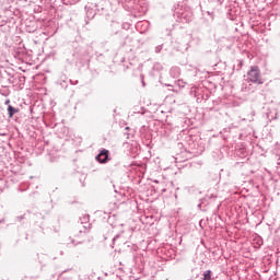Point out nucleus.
I'll list each match as a JSON object with an SVG mask.
<instances>
[{"label":"nucleus","instance_id":"423d86ee","mask_svg":"<svg viewBox=\"0 0 280 280\" xmlns=\"http://www.w3.org/2000/svg\"><path fill=\"white\" fill-rule=\"evenodd\" d=\"M212 275H213V272H212L211 270H206V271L203 272V278H202V280H213Z\"/></svg>","mask_w":280,"mask_h":280},{"label":"nucleus","instance_id":"9d476101","mask_svg":"<svg viewBox=\"0 0 280 280\" xmlns=\"http://www.w3.org/2000/svg\"><path fill=\"white\" fill-rule=\"evenodd\" d=\"M162 191H165V188H164V189H162Z\"/></svg>","mask_w":280,"mask_h":280},{"label":"nucleus","instance_id":"6e6552de","mask_svg":"<svg viewBox=\"0 0 280 280\" xmlns=\"http://www.w3.org/2000/svg\"><path fill=\"white\" fill-rule=\"evenodd\" d=\"M71 4L79 3L80 0H69Z\"/></svg>","mask_w":280,"mask_h":280},{"label":"nucleus","instance_id":"0eeeda50","mask_svg":"<svg viewBox=\"0 0 280 280\" xmlns=\"http://www.w3.org/2000/svg\"><path fill=\"white\" fill-rule=\"evenodd\" d=\"M119 237H121V235H120V234H117V235L113 238V242L115 243L116 241L119 240Z\"/></svg>","mask_w":280,"mask_h":280},{"label":"nucleus","instance_id":"39448f33","mask_svg":"<svg viewBox=\"0 0 280 280\" xmlns=\"http://www.w3.org/2000/svg\"><path fill=\"white\" fill-rule=\"evenodd\" d=\"M8 113H9V117H14V115H16V113H19V108L13 107L12 105L8 106Z\"/></svg>","mask_w":280,"mask_h":280},{"label":"nucleus","instance_id":"20e7f679","mask_svg":"<svg viewBox=\"0 0 280 280\" xmlns=\"http://www.w3.org/2000/svg\"><path fill=\"white\" fill-rule=\"evenodd\" d=\"M170 75L171 78H180V68L178 67L171 68Z\"/></svg>","mask_w":280,"mask_h":280},{"label":"nucleus","instance_id":"f257e3e1","mask_svg":"<svg viewBox=\"0 0 280 280\" xmlns=\"http://www.w3.org/2000/svg\"><path fill=\"white\" fill-rule=\"evenodd\" d=\"M91 231V223H83L77 225L72 231V236L70 237L72 244H82L86 240V233Z\"/></svg>","mask_w":280,"mask_h":280},{"label":"nucleus","instance_id":"7ed1b4c3","mask_svg":"<svg viewBox=\"0 0 280 280\" xmlns=\"http://www.w3.org/2000/svg\"><path fill=\"white\" fill-rule=\"evenodd\" d=\"M110 154V151L103 149L100 151V153L96 155V161L98 163L105 164L110 161V158H108Z\"/></svg>","mask_w":280,"mask_h":280},{"label":"nucleus","instance_id":"f03ea898","mask_svg":"<svg viewBox=\"0 0 280 280\" xmlns=\"http://www.w3.org/2000/svg\"><path fill=\"white\" fill-rule=\"evenodd\" d=\"M246 82L250 84H264V78H261V70L259 66H252L249 71L247 72Z\"/></svg>","mask_w":280,"mask_h":280},{"label":"nucleus","instance_id":"1a4fd4ad","mask_svg":"<svg viewBox=\"0 0 280 280\" xmlns=\"http://www.w3.org/2000/svg\"><path fill=\"white\" fill-rule=\"evenodd\" d=\"M4 104H5V105L10 104V100H7Z\"/></svg>","mask_w":280,"mask_h":280}]
</instances>
